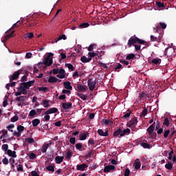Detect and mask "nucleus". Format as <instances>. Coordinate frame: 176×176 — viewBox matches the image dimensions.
Segmentation results:
<instances>
[{
    "mask_svg": "<svg viewBox=\"0 0 176 176\" xmlns=\"http://www.w3.org/2000/svg\"><path fill=\"white\" fill-rule=\"evenodd\" d=\"M35 83V80H32L26 82H21L19 85V87H17L18 91L15 92L16 97H19V96H21V94H24L25 96H27L28 94V92L27 90L32 86Z\"/></svg>",
    "mask_w": 176,
    "mask_h": 176,
    "instance_id": "nucleus-1",
    "label": "nucleus"
},
{
    "mask_svg": "<svg viewBox=\"0 0 176 176\" xmlns=\"http://www.w3.org/2000/svg\"><path fill=\"white\" fill-rule=\"evenodd\" d=\"M135 43H139V45H144L146 47H148V46H149V44H148V43L146 41H145L144 40H141L135 36H133L129 39L127 45L129 47H131L132 46H135Z\"/></svg>",
    "mask_w": 176,
    "mask_h": 176,
    "instance_id": "nucleus-2",
    "label": "nucleus"
},
{
    "mask_svg": "<svg viewBox=\"0 0 176 176\" xmlns=\"http://www.w3.org/2000/svg\"><path fill=\"white\" fill-rule=\"evenodd\" d=\"M53 56H54V54L52 52L48 53L45 60H43V62H39L37 64V66L38 67V68H42L43 65H45V67H50V65L53 64V58L50 57H53Z\"/></svg>",
    "mask_w": 176,
    "mask_h": 176,
    "instance_id": "nucleus-3",
    "label": "nucleus"
},
{
    "mask_svg": "<svg viewBox=\"0 0 176 176\" xmlns=\"http://www.w3.org/2000/svg\"><path fill=\"white\" fill-rule=\"evenodd\" d=\"M87 85H88V87L89 89L91 91H93V90H94V89H96V80H94V78H89L87 81Z\"/></svg>",
    "mask_w": 176,
    "mask_h": 176,
    "instance_id": "nucleus-4",
    "label": "nucleus"
},
{
    "mask_svg": "<svg viewBox=\"0 0 176 176\" xmlns=\"http://www.w3.org/2000/svg\"><path fill=\"white\" fill-rule=\"evenodd\" d=\"M137 123L138 121L137 120V117H134L131 118V120L128 122L127 126L128 127H135L137 126Z\"/></svg>",
    "mask_w": 176,
    "mask_h": 176,
    "instance_id": "nucleus-5",
    "label": "nucleus"
},
{
    "mask_svg": "<svg viewBox=\"0 0 176 176\" xmlns=\"http://www.w3.org/2000/svg\"><path fill=\"white\" fill-rule=\"evenodd\" d=\"M20 72H21V70L14 72L12 76L10 78V82H13V80H17V79H19V76H20Z\"/></svg>",
    "mask_w": 176,
    "mask_h": 176,
    "instance_id": "nucleus-6",
    "label": "nucleus"
},
{
    "mask_svg": "<svg viewBox=\"0 0 176 176\" xmlns=\"http://www.w3.org/2000/svg\"><path fill=\"white\" fill-rule=\"evenodd\" d=\"M89 88L86 85H77V91H80L81 93H85L87 91Z\"/></svg>",
    "mask_w": 176,
    "mask_h": 176,
    "instance_id": "nucleus-7",
    "label": "nucleus"
},
{
    "mask_svg": "<svg viewBox=\"0 0 176 176\" xmlns=\"http://www.w3.org/2000/svg\"><path fill=\"white\" fill-rule=\"evenodd\" d=\"M89 166L86 164H78L76 166V170L77 171H85V169L87 168Z\"/></svg>",
    "mask_w": 176,
    "mask_h": 176,
    "instance_id": "nucleus-8",
    "label": "nucleus"
},
{
    "mask_svg": "<svg viewBox=\"0 0 176 176\" xmlns=\"http://www.w3.org/2000/svg\"><path fill=\"white\" fill-rule=\"evenodd\" d=\"M58 112V109L56 107H52L45 112V115H51V113H57Z\"/></svg>",
    "mask_w": 176,
    "mask_h": 176,
    "instance_id": "nucleus-9",
    "label": "nucleus"
},
{
    "mask_svg": "<svg viewBox=\"0 0 176 176\" xmlns=\"http://www.w3.org/2000/svg\"><path fill=\"white\" fill-rule=\"evenodd\" d=\"M113 170H116V167L113 165H107L104 168V173H110V171H113Z\"/></svg>",
    "mask_w": 176,
    "mask_h": 176,
    "instance_id": "nucleus-10",
    "label": "nucleus"
},
{
    "mask_svg": "<svg viewBox=\"0 0 176 176\" xmlns=\"http://www.w3.org/2000/svg\"><path fill=\"white\" fill-rule=\"evenodd\" d=\"M88 135H89V132L87 131H85L84 133H80L79 135L80 141H85V140H87Z\"/></svg>",
    "mask_w": 176,
    "mask_h": 176,
    "instance_id": "nucleus-11",
    "label": "nucleus"
},
{
    "mask_svg": "<svg viewBox=\"0 0 176 176\" xmlns=\"http://www.w3.org/2000/svg\"><path fill=\"white\" fill-rule=\"evenodd\" d=\"M156 126V122H153L151 125L148 126V128L146 129L147 133L148 134H152L155 131V127Z\"/></svg>",
    "mask_w": 176,
    "mask_h": 176,
    "instance_id": "nucleus-12",
    "label": "nucleus"
},
{
    "mask_svg": "<svg viewBox=\"0 0 176 176\" xmlns=\"http://www.w3.org/2000/svg\"><path fill=\"white\" fill-rule=\"evenodd\" d=\"M155 5L157 6L158 10H163L166 8L164 3L162 1H155Z\"/></svg>",
    "mask_w": 176,
    "mask_h": 176,
    "instance_id": "nucleus-13",
    "label": "nucleus"
},
{
    "mask_svg": "<svg viewBox=\"0 0 176 176\" xmlns=\"http://www.w3.org/2000/svg\"><path fill=\"white\" fill-rule=\"evenodd\" d=\"M133 166L135 167V170H140L141 168V161H140V159H136Z\"/></svg>",
    "mask_w": 176,
    "mask_h": 176,
    "instance_id": "nucleus-14",
    "label": "nucleus"
},
{
    "mask_svg": "<svg viewBox=\"0 0 176 176\" xmlns=\"http://www.w3.org/2000/svg\"><path fill=\"white\" fill-rule=\"evenodd\" d=\"M63 162H64V156L58 155L55 157V163H56V164H61Z\"/></svg>",
    "mask_w": 176,
    "mask_h": 176,
    "instance_id": "nucleus-15",
    "label": "nucleus"
},
{
    "mask_svg": "<svg viewBox=\"0 0 176 176\" xmlns=\"http://www.w3.org/2000/svg\"><path fill=\"white\" fill-rule=\"evenodd\" d=\"M62 107L63 108V109H71V108H72V103L63 102V103H62Z\"/></svg>",
    "mask_w": 176,
    "mask_h": 176,
    "instance_id": "nucleus-16",
    "label": "nucleus"
},
{
    "mask_svg": "<svg viewBox=\"0 0 176 176\" xmlns=\"http://www.w3.org/2000/svg\"><path fill=\"white\" fill-rule=\"evenodd\" d=\"M63 86L67 90H72V86L71 85V82L69 81L64 82Z\"/></svg>",
    "mask_w": 176,
    "mask_h": 176,
    "instance_id": "nucleus-17",
    "label": "nucleus"
},
{
    "mask_svg": "<svg viewBox=\"0 0 176 176\" xmlns=\"http://www.w3.org/2000/svg\"><path fill=\"white\" fill-rule=\"evenodd\" d=\"M41 105L44 107V108H50V100H44L41 102Z\"/></svg>",
    "mask_w": 176,
    "mask_h": 176,
    "instance_id": "nucleus-18",
    "label": "nucleus"
},
{
    "mask_svg": "<svg viewBox=\"0 0 176 176\" xmlns=\"http://www.w3.org/2000/svg\"><path fill=\"white\" fill-rule=\"evenodd\" d=\"M98 133L101 137H108V135H109V133H108V131H107L106 132H104V131H102V129H98Z\"/></svg>",
    "mask_w": 176,
    "mask_h": 176,
    "instance_id": "nucleus-19",
    "label": "nucleus"
},
{
    "mask_svg": "<svg viewBox=\"0 0 176 176\" xmlns=\"http://www.w3.org/2000/svg\"><path fill=\"white\" fill-rule=\"evenodd\" d=\"M160 63H162V59H160L159 58H153L151 60V63L153 64V65H159V64H160Z\"/></svg>",
    "mask_w": 176,
    "mask_h": 176,
    "instance_id": "nucleus-20",
    "label": "nucleus"
},
{
    "mask_svg": "<svg viewBox=\"0 0 176 176\" xmlns=\"http://www.w3.org/2000/svg\"><path fill=\"white\" fill-rule=\"evenodd\" d=\"M51 144L48 143V144H44L42 146V149H41V152L43 153H46V151H47V148H49V146H50Z\"/></svg>",
    "mask_w": 176,
    "mask_h": 176,
    "instance_id": "nucleus-21",
    "label": "nucleus"
},
{
    "mask_svg": "<svg viewBox=\"0 0 176 176\" xmlns=\"http://www.w3.org/2000/svg\"><path fill=\"white\" fill-rule=\"evenodd\" d=\"M7 155H8V156H10L11 157H17V155H16V151H12V150L9 149L7 151Z\"/></svg>",
    "mask_w": 176,
    "mask_h": 176,
    "instance_id": "nucleus-22",
    "label": "nucleus"
},
{
    "mask_svg": "<svg viewBox=\"0 0 176 176\" xmlns=\"http://www.w3.org/2000/svg\"><path fill=\"white\" fill-rule=\"evenodd\" d=\"M113 137H122V129L120 128L118 129L113 134Z\"/></svg>",
    "mask_w": 176,
    "mask_h": 176,
    "instance_id": "nucleus-23",
    "label": "nucleus"
},
{
    "mask_svg": "<svg viewBox=\"0 0 176 176\" xmlns=\"http://www.w3.org/2000/svg\"><path fill=\"white\" fill-rule=\"evenodd\" d=\"M91 60V58H87L85 56L80 58V61H82V63H90Z\"/></svg>",
    "mask_w": 176,
    "mask_h": 176,
    "instance_id": "nucleus-24",
    "label": "nucleus"
},
{
    "mask_svg": "<svg viewBox=\"0 0 176 176\" xmlns=\"http://www.w3.org/2000/svg\"><path fill=\"white\" fill-rule=\"evenodd\" d=\"M130 129L127 128L122 131L121 129V137H124L126 134H130Z\"/></svg>",
    "mask_w": 176,
    "mask_h": 176,
    "instance_id": "nucleus-25",
    "label": "nucleus"
},
{
    "mask_svg": "<svg viewBox=\"0 0 176 176\" xmlns=\"http://www.w3.org/2000/svg\"><path fill=\"white\" fill-rule=\"evenodd\" d=\"M41 123V120L38 118H36L32 121L33 127H36Z\"/></svg>",
    "mask_w": 176,
    "mask_h": 176,
    "instance_id": "nucleus-26",
    "label": "nucleus"
},
{
    "mask_svg": "<svg viewBox=\"0 0 176 176\" xmlns=\"http://www.w3.org/2000/svg\"><path fill=\"white\" fill-rule=\"evenodd\" d=\"M58 79L54 76H50V78L48 79V82L49 83H56Z\"/></svg>",
    "mask_w": 176,
    "mask_h": 176,
    "instance_id": "nucleus-27",
    "label": "nucleus"
},
{
    "mask_svg": "<svg viewBox=\"0 0 176 176\" xmlns=\"http://www.w3.org/2000/svg\"><path fill=\"white\" fill-rule=\"evenodd\" d=\"M23 38H25V39H32V38H34V33L32 32H30V33H28V34H25L24 36H23Z\"/></svg>",
    "mask_w": 176,
    "mask_h": 176,
    "instance_id": "nucleus-28",
    "label": "nucleus"
},
{
    "mask_svg": "<svg viewBox=\"0 0 176 176\" xmlns=\"http://www.w3.org/2000/svg\"><path fill=\"white\" fill-rule=\"evenodd\" d=\"M76 96L80 97V98H81V100H83V101H86V100H87V96L83 94L78 93Z\"/></svg>",
    "mask_w": 176,
    "mask_h": 176,
    "instance_id": "nucleus-29",
    "label": "nucleus"
},
{
    "mask_svg": "<svg viewBox=\"0 0 176 176\" xmlns=\"http://www.w3.org/2000/svg\"><path fill=\"white\" fill-rule=\"evenodd\" d=\"M65 157L67 160H71V157H72V151H71V150H68V151L66 152Z\"/></svg>",
    "mask_w": 176,
    "mask_h": 176,
    "instance_id": "nucleus-30",
    "label": "nucleus"
},
{
    "mask_svg": "<svg viewBox=\"0 0 176 176\" xmlns=\"http://www.w3.org/2000/svg\"><path fill=\"white\" fill-rule=\"evenodd\" d=\"M150 38L151 42H160V37H156L153 35H151Z\"/></svg>",
    "mask_w": 176,
    "mask_h": 176,
    "instance_id": "nucleus-31",
    "label": "nucleus"
},
{
    "mask_svg": "<svg viewBox=\"0 0 176 176\" xmlns=\"http://www.w3.org/2000/svg\"><path fill=\"white\" fill-rule=\"evenodd\" d=\"M62 39H63V41L67 40V36H65V34H62L57 39H55V43H57V42L61 41Z\"/></svg>",
    "mask_w": 176,
    "mask_h": 176,
    "instance_id": "nucleus-32",
    "label": "nucleus"
},
{
    "mask_svg": "<svg viewBox=\"0 0 176 176\" xmlns=\"http://www.w3.org/2000/svg\"><path fill=\"white\" fill-rule=\"evenodd\" d=\"M102 122L103 124H105V126H109L110 123H113V122L109 119H103Z\"/></svg>",
    "mask_w": 176,
    "mask_h": 176,
    "instance_id": "nucleus-33",
    "label": "nucleus"
},
{
    "mask_svg": "<svg viewBox=\"0 0 176 176\" xmlns=\"http://www.w3.org/2000/svg\"><path fill=\"white\" fill-rule=\"evenodd\" d=\"M165 168H166V170H173V164L171 162H168V163L165 164Z\"/></svg>",
    "mask_w": 176,
    "mask_h": 176,
    "instance_id": "nucleus-34",
    "label": "nucleus"
},
{
    "mask_svg": "<svg viewBox=\"0 0 176 176\" xmlns=\"http://www.w3.org/2000/svg\"><path fill=\"white\" fill-rule=\"evenodd\" d=\"M55 167H56V166H54V165H50L46 167V170H47V171H51V173H54Z\"/></svg>",
    "mask_w": 176,
    "mask_h": 176,
    "instance_id": "nucleus-35",
    "label": "nucleus"
},
{
    "mask_svg": "<svg viewBox=\"0 0 176 176\" xmlns=\"http://www.w3.org/2000/svg\"><path fill=\"white\" fill-rule=\"evenodd\" d=\"M65 66L67 67L70 71H75V67H74V65H72L71 63H65Z\"/></svg>",
    "mask_w": 176,
    "mask_h": 176,
    "instance_id": "nucleus-36",
    "label": "nucleus"
},
{
    "mask_svg": "<svg viewBox=\"0 0 176 176\" xmlns=\"http://www.w3.org/2000/svg\"><path fill=\"white\" fill-rule=\"evenodd\" d=\"M90 26V24L89 23H83L78 25L79 28H87Z\"/></svg>",
    "mask_w": 176,
    "mask_h": 176,
    "instance_id": "nucleus-37",
    "label": "nucleus"
},
{
    "mask_svg": "<svg viewBox=\"0 0 176 176\" xmlns=\"http://www.w3.org/2000/svg\"><path fill=\"white\" fill-rule=\"evenodd\" d=\"M140 145H141V146H142L144 148L150 149V148H151V144H149L148 143H146V142L141 143Z\"/></svg>",
    "mask_w": 176,
    "mask_h": 176,
    "instance_id": "nucleus-38",
    "label": "nucleus"
},
{
    "mask_svg": "<svg viewBox=\"0 0 176 176\" xmlns=\"http://www.w3.org/2000/svg\"><path fill=\"white\" fill-rule=\"evenodd\" d=\"M14 34V30H13L11 34L5 36V40L8 41V39L13 38V36H14V34Z\"/></svg>",
    "mask_w": 176,
    "mask_h": 176,
    "instance_id": "nucleus-39",
    "label": "nucleus"
},
{
    "mask_svg": "<svg viewBox=\"0 0 176 176\" xmlns=\"http://www.w3.org/2000/svg\"><path fill=\"white\" fill-rule=\"evenodd\" d=\"M14 34V30H13L11 34L5 36V40L8 41V39L13 38V36H14V34Z\"/></svg>",
    "mask_w": 176,
    "mask_h": 176,
    "instance_id": "nucleus-40",
    "label": "nucleus"
},
{
    "mask_svg": "<svg viewBox=\"0 0 176 176\" xmlns=\"http://www.w3.org/2000/svg\"><path fill=\"white\" fill-rule=\"evenodd\" d=\"M2 151H4V152H8L9 151V145L8 144H3L1 146Z\"/></svg>",
    "mask_w": 176,
    "mask_h": 176,
    "instance_id": "nucleus-41",
    "label": "nucleus"
},
{
    "mask_svg": "<svg viewBox=\"0 0 176 176\" xmlns=\"http://www.w3.org/2000/svg\"><path fill=\"white\" fill-rule=\"evenodd\" d=\"M89 58H92L94 57H96V56H98V54L96 52H89L88 53Z\"/></svg>",
    "mask_w": 176,
    "mask_h": 176,
    "instance_id": "nucleus-42",
    "label": "nucleus"
},
{
    "mask_svg": "<svg viewBox=\"0 0 176 176\" xmlns=\"http://www.w3.org/2000/svg\"><path fill=\"white\" fill-rule=\"evenodd\" d=\"M135 57V54H129L126 56V60H133Z\"/></svg>",
    "mask_w": 176,
    "mask_h": 176,
    "instance_id": "nucleus-43",
    "label": "nucleus"
},
{
    "mask_svg": "<svg viewBox=\"0 0 176 176\" xmlns=\"http://www.w3.org/2000/svg\"><path fill=\"white\" fill-rule=\"evenodd\" d=\"M38 91H43V93H47L48 88L46 87H38Z\"/></svg>",
    "mask_w": 176,
    "mask_h": 176,
    "instance_id": "nucleus-44",
    "label": "nucleus"
},
{
    "mask_svg": "<svg viewBox=\"0 0 176 176\" xmlns=\"http://www.w3.org/2000/svg\"><path fill=\"white\" fill-rule=\"evenodd\" d=\"M163 124L164 126H166V127H168L170 126V121L168 120V118H164V121Z\"/></svg>",
    "mask_w": 176,
    "mask_h": 176,
    "instance_id": "nucleus-45",
    "label": "nucleus"
},
{
    "mask_svg": "<svg viewBox=\"0 0 176 176\" xmlns=\"http://www.w3.org/2000/svg\"><path fill=\"white\" fill-rule=\"evenodd\" d=\"M17 120H19V116H17V115H15L14 117H12L10 119V122H12V123L17 122Z\"/></svg>",
    "mask_w": 176,
    "mask_h": 176,
    "instance_id": "nucleus-46",
    "label": "nucleus"
},
{
    "mask_svg": "<svg viewBox=\"0 0 176 176\" xmlns=\"http://www.w3.org/2000/svg\"><path fill=\"white\" fill-rule=\"evenodd\" d=\"M148 135H150L152 140H156V137H157V134L155 131L152 132L151 134H148Z\"/></svg>",
    "mask_w": 176,
    "mask_h": 176,
    "instance_id": "nucleus-47",
    "label": "nucleus"
},
{
    "mask_svg": "<svg viewBox=\"0 0 176 176\" xmlns=\"http://www.w3.org/2000/svg\"><path fill=\"white\" fill-rule=\"evenodd\" d=\"M24 126H21V125H18V126L16 127V130L17 131H19V133H23V131H24Z\"/></svg>",
    "mask_w": 176,
    "mask_h": 176,
    "instance_id": "nucleus-48",
    "label": "nucleus"
},
{
    "mask_svg": "<svg viewBox=\"0 0 176 176\" xmlns=\"http://www.w3.org/2000/svg\"><path fill=\"white\" fill-rule=\"evenodd\" d=\"M26 142H28V144H34L35 142V140L34 138H28L25 139Z\"/></svg>",
    "mask_w": 176,
    "mask_h": 176,
    "instance_id": "nucleus-49",
    "label": "nucleus"
},
{
    "mask_svg": "<svg viewBox=\"0 0 176 176\" xmlns=\"http://www.w3.org/2000/svg\"><path fill=\"white\" fill-rule=\"evenodd\" d=\"M9 163H10L11 167H14V163H15L14 158H13V157L10 158Z\"/></svg>",
    "mask_w": 176,
    "mask_h": 176,
    "instance_id": "nucleus-50",
    "label": "nucleus"
},
{
    "mask_svg": "<svg viewBox=\"0 0 176 176\" xmlns=\"http://www.w3.org/2000/svg\"><path fill=\"white\" fill-rule=\"evenodd\" d=\"M93 150H91L88 152V153L85 155V159H90L91 157V155H93Z\"/></svg>",
    "mask_w": 176,
    "mask_h": 176,
    "instance_id": "nucleus-51",
    "label": "nucleus"
},
{
    "mask_svg": "<svg viewBox=\"0 0 176 176\" xmlns=\"http://www.w3.org/2000/svg\"><path fill=\"white\" fill-rule=\"evenodd\" d=\"M14 127V124H12L8 126H6L7 130H8V131H10L11 133H13V129Z\"/></svg>",
    "mask_w": 176,
    "mask_h": 176,
    "instance_id": "nucleus-52",
    "label": "nucleus"
},
{
    "mask_svg": "<svg viewBox=\"0 0 176 176\" xmlns=\"http://www.w3.org/2000/svg\"><path fill=\"white\" fill-rule=\"evenodd\" d=\"M82 143H77L76 144V149H78V151H82Z\"/></svg>",
    "mask_w": 176,
    "mask_h": 176,
    "instance_id": "nucleus-53",
    "label": "nucleus"
},
{
    "mask_svg": "<svg viewBox=\"0 0 176 176\" xmlns=\"http://www.w3.org/2000/svg\"><path fill=\"white\" fill-rule=\"evenodd\" d=\"M141 115H142V116H146V115H148V109L144 108V109L142 110V113H141Z\"/></svg>",
    "mask_w": 176,
    "mask_h": 176,
    "instance_id": "nucleus-54",
    "label": "nucleus"
},
{
    "mask_svg": "<svg viewBox=\"0 0 176 176\" xmlns=\"http://www.w3.org/2000/svg\"><path fill=\"white\" fill-rule=\"evenodd\" d=\"M88 145H96V142L94 141V139L90 138L88 140Z\"/></svg>",
    "mask_w": 176,
    "mask_h": 176,
    "instance_id": "nucleus-55",
    "label": "nucleus"
},
{
    "mask_svg": "<svg viewBox=\"0 0 176 176\" xmlns=\"http://www.w3.org/2000/svg\"><path fill=\"white\" fill-rule=\"evenodd\" d=\"M35 115H36V111H35V110H31L30 111V113H29V116H30V117H34V116H35Z\"/></svg>",
    "mask_w": 176,
    "mask_h": 176,
    "instance_id": "nucleus-56",
    "label": "nucleus"
},
{
    "mask_svg": "<svg viewBox=\"0 0 176 176\" xmlns=\"http://www.w3.org/2000/svg\"><path fill=\"white\" fill-rule=\"evenodd\" d=\"M122 69V64L118 63L117 66L115 67L114 69L116 72H119L118 69Z\"/></svg>",
    "mask_w": 176,
    "mask_h": 176,
    "instance_id": "nucleus-57",
    "label": "nucleus"
},
{
    "mask_svg": "<svg viewBox=\"0 0 176 176\" xmlns=\"http://www.w3.org/2000/svg\"><path fill=\"white\" fill-rule=\"evenodd\" d=\"M25 97V96H21L16 97V101H19V102H23Z\"/></svg>",
    "mask_w": 176,
    "mask_h": 176,
    "instance_id": "nucleus-58",
    "label": "nucleus"
},
{
    "mask_svg": "<svg viewBox=\"0 0 176 176\" xmlns=\"http://www.w3.org/2000/svg\"><path fill=\"white\" fill-rule=\"evenodd\" d=\"M98 65H99V66L101 67L102 68H108V66H107V64L103 63L101 62V61H99V62H98Z\"/></svg>",
    "mask_w": 176,
    "mask_h": 176,
    "instance_id": "nucleus-59",
    "label": "nucleus"
},
{
    "mask_svg": "<svg viewBox=\"0 0 176 176\" xmlns=\"http://www.w3.org/2000/svg\"><path fill=\"white\" fill-rule=\"evenodd\" d=\"M58 74L60 75H65V70L63 67H60V69L58 72Z\"/></svg>",
    "mask_w": 176,
    "mask_h": 176,
    "instance_id": "nucleus-60",
    "label": "nucleus"
},
{
    "mask_svg": "<svg viewBox=\"0 0 176 176\" xmlns=\"http://www.w3.org/2000/svg\"><path fill=\"white\" fill-rule=\"evenodd\" d=\"M69 142L72 144V145H75L76 144V138H71L69 139Z\"/></svg>",
    "mask_w": 176,
    "mask_h": 176,
    "instance_id": "nucleus-61",
    "label": "nucleus"
},
{
    "mask_svg": "<svg viewBox=\"0 0 176 176\" xmlns=\"http://www.w3.org/2000/svg\"><path fill=\"white\" fill-rule=\"evenodd\" d=\"M16 168H17V171H21L23 172L24 170V169L23 168V165L22 164H19L17 166H16Z\"/></svg>",
    "mask_w": 176,
    "mask_h": 176,
    "instance_id": "nucleus-62",
    "label": "nucleus"
},
{
    "mask_svg": "<svg viewBox=\"0 0 176 176\" xmlns=\"http://www.w3.org/2000/svg\"><path fill=\"white\" fill-rule=\"evenodd\" d=\"M29 157H30V159L34 160V159H36V155H35V153H31L29 155Z\"/></svg>",
    "mask_w": 176,
    "mask_h": 176,
    "instance_id": "nucleus-63",
    "label": "nucleus"
},
{
    "mask_svg": "<svg viewBox=\"0 0 176 176\" xmlns=\"http://www.w3.org/2000/svg\"><path fill=\"white\" fill-rule=\"evenodd\" d=\"M124 176H130V169L126 168L124 172Z\"/></svg>",
    "mask_w": 176,
    "mask_h": 176,
    "instance_id": "nucleus-64",
    "label": "nucleus"
}]
</instances>
